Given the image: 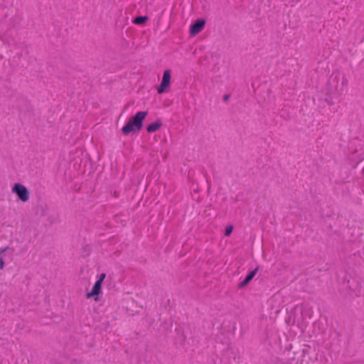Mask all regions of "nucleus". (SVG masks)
Instances as JSON below:
<instances>
[{
  "label": "nucleus",
  "mask_w": 364,
  "mask_h": 364,
  "mask_svg": "<svg viewBox=\"0 0 364 364\" xmlns=\"http://www.w3.org/2000/svg\"><path fill=\"white\" fill-rule=\"evenodd\" d=\"M147 112H138L131 117L127 124L123 127L122 132L124 135H129L134 131H140L143 127V120L147 116Z\"/></svg>",
  "instance_id": "f257e3e1"
},
{
  "label": "nucleus",
  "mask_w": 364,
  "mask_h": 364,
  "mask_svg": "<svg viewBox=\"0 0 364 364\" xmlns=\"http://www.w3.org/2000/svg\"><path fill=\"white\" fill-rule=\"evenodd\" d=\"M12 191L16 193L21 200L26 202L29 199V193L26 186L21 183H16L13 188Z\"/></svg>",
  "instance_id": "f03ea898"
},
{
  "label": "nucleus",
  "mask_w": 364,
  "mask_h": 364,
  "mask_svg": "<svg viewBox=\"0 0 364 364\" xmlns=\"http://www.w3.org/2000/svg\"><path fill=\"white\" fill-rule=\"evenodd\" d=\"M171 72L170 70H166L164 72L162 81L161 85L157 88L159 94H162L166 92V88L169 87L171 82Z\"/></svg>",
  "instance_id": "7ed1b4c3"
},
{
  "label": "nucleus",
  "mask_w": 364,
  "mask_h": 364,
  "mask_svg": "<svg viewBox=\"0 0 364 364\" xmlns=\"http://www.w3.org/2000/svg\"><path fill=\"white\" fill-rule=\"evenodd\" d=\"M205 21L203 19L197 20L190 27V33L192 36H196L204 28Z\"/></svg>",
  "instance_id": "20e7f679"
},
{
  "label": "nucleus",
  "mask_w": 364,
  "mask_h": 364,
  "mask_svg": "<svg viewBox=\"0 0 364 364\" xmlns=\"http://www.w3.org/2000/svg\"><path fill=\"white\" fill-rule=\"evenodd\" d=\"M102 283L100 282L97 281L94 284L92 289L90 292L87 293V298H90L95 295H98L101 292Z\"/></svg>",
  "instance_id": "39448f33"
},
{
  "label": "nucleus",
  "mask_w": 364,
  "mask_h": 364,
  "mask_svg": "<svg viewBox=\"0 0 364 364\" xmlns=\"http://www.w3.org/2000/svg\"><path fill=\"white\" fill-rule=\"evenodd\" d=\"M10 250L9 247L0 249V269H3L5 267V259L6 257V252Z\"/></svg>",
  "instance_id": "423d86ee"
},
{
  "label": "nucleus",
  "mask_w": 364,
  "mask_h": 364,
  "mask_svg": "<svg viewBox=\"0 0 364 364\" xmlns=\"http://www.w3.org/2000/svg\"><path fill=\"white\" fill-rule=\"evenodd\" d=\"M258 270V267H256L255 269L251 271L245 277V279L239 284L240 287H243L246 286L255 276Z\"/></svg>",
  "instance_id": "0eeeda50"
},
{
  "label": "nucleus",
  "mask_w": 364,
  "mask_h": 364,
  "mask_svg": "<svg viewBox=\"0 0 364 364\" xmlns=\"http://www.w3.org/2000/svg\"><path fill=\"white\" fill-rule=\"evenodd\" d=\"M162 126V123L160 121H156L154 123L149 124L146 127V130L149 133L154 132L159 129Z\"/></svg>",
  "instance_id": "6e6552de"
},
{
  "label": "nucleus",
  "mask_w": 364,
  "mask_h": 364,
  "mask_svg": "<svg viewBox=\"0 0 364 364\" xmlns=\"http://www.w3.org/2000/svg\"><path fill=\"white\" fill-rule=\"evenodd\" d=\"M148 17L146 16H137L134 18V23L138 25L143 24L145 21H146Z\"/></svg>",
  "instance_id": "1a4fd4ad"
},
{
  "label": "nucleus",
  "mask_w": 364,
  "mask_h": 364,
  "mask_svg": "<svg viewBox=\"0 0 364 364\" xmlns=\"http://www.w3.org/2000/svg\"><path fill=\"white\" fill-rule=\"evenodd\" d=\"M232 230H233V227L232 225H228L225 228V235L229 236L232 233Z\"/></svg>",
  "instance_id": "9d476101"
},
{
  "label": "nucleus",
  "mask_w": 364,
  "mask_h": 364,
  "mask_svg": "<svg viewBox=\"0 0 364 364\" xmlns=\"http://www.w3.org/2000/svg\"><path fill=\"white\" fill-rule=\"evenodd\" d=\"M105 276H106V275H105V273H102V274H100V278H99V279H98L97 281H98V282H100V283H102V284L103 280H104V279H105Z\"/></svg>",
  "instance_id": "9b49d317"
},
{
  "label": "nucleus",
  "mask_w": 364,
  "mask_h": 364,
  "mask_svg": "<svg viewBox=\"0 0 364 364\" xmlns=\"http://www.w3.org/2000/svg\"><path fill=\"white\" fill-rule=\"evenodd\" d=\"M230 95L229 94L225 95L223 96V101L227 102L230 99Z\"/></svg>",
  "instance_id": "f8f14e48"
}]
</instances>
